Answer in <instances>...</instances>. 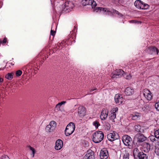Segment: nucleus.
I'll use <instances>...</instances> for the list:
<instances>
[{
	"mask_svg": "<svg viewBox=\"0 0 159 159\" xmlns=\"http://www.w3.org/2000/svg\"><path fill=\"white\" fill-rule=\"evenodd\" d=\"M95 11L97 12H101L104 14L109 15L111 14L112 12L116 13L120 16H121V14L118 11L114 9H111V10L109 8H102L100 7H97L95 8Z\"/></svg>",
	"mask_w": 159,
	"mask_h": 159,
	"instance_id": "obj_1",
	"label": "nucleus"
},
{
	"mask_svg": "<svg viewBox=\"0 0 159 159\" xmlns=\"http://www.w3.org/2000/svg\"><path fill=\"white\" fill-rule=\"evenodd\" d=\"M103 133L101 131H97L93 134V141L96 143L101 142L104 138Z\"/></svg>",
	"mask_w": 159,
	"mask_h": 159,
	"instance_id": "obj_2",
	"label": "nucleus"
},
{
	"mask_svg": "<svg viewBox=\"0 0 159 159\" xmlns=\"http://www.w3.org/2000/svg\"><path fill=\"white\" fill-rule=\"evenodd\" d=\"M75 129V126L74 123H70L66 126L65 130V134L66 136H69L72 134L74 132Z\"/></svg>",
	"mask_w": 159,
	"mask_h": 159,
	"instance_id": "obj_3",
	"label": "nucleus"
},
{
	"mask_svg": "<svg viewBox=\"0 0 159 159\" xmlns=\"http://www.w3.org/2000/svg\"><path fill=\"white\" fill-rule=\"evenodd\" d=\"M134 6L138 8L142 9H147L149 6L140 0H136L134 3Z\"/></svg>",
	"mask_w": 159,
	"mask_h": 159,
	"instance_id": "obj_4",
	"label": "nucleus"
},
{
	"mask_svg": "<svg viewBox=\"0 0 159 159\" xmlns=\"http://www.w3.org/2000/svg\"><path fill=\"white\" fill-rule=\"evenodd\" d=\"M122 141L125 146H128L129 148H130L132 139L130 136L127 135H124L122 137Z\"/></svg>",
	"mask_w": 159,
	"mask_h": 159,
	"instance_id": "obj_5",
	"label": "nucleus"
},
{
	"mask_svg": "<svg viewBox=\"0 0 159 159\" xmlns=\"http://www.w3.org/2000/svg\"><path fill=\"white\" fill-rule=\"evenodd\" d=\"M56 125V123L54 121H51L49 124L48 125L46 128L47 132L50 133L54 130Z\"/></svg>",
	"mask_w": 159,
	"mask_h": 159,
	"instance_id": "obj_6",
	"label": "nucleus"
},
{
	"mask_svg": "<svg viewBox=\"0 0 159 159\" xmlns=\"http://www.w3.org/2000/svg\"><path fill=\"white\" fill-rule=\"evenodd\" d=\"M107 138L109 141H112L118 139L119 138V136L117 133L113 131L107 134Z\"/></svg>",
	"mask_w": 159,
	"mask_h": 159,
	"instance_id": "obj_7",
	"label": "nucleus"
},
{
	"mask_svg": "<svg viewBox=\"0 0 159 159\" xmlns=\"http://www.w3.org/2000/svg\"><path fill=\"white\" fill-rule=\"evenodd\" d=\"M82 3L84 6L90 5L92 8L95 7L97 5L96 2L94 0H83Z\"/></svg>",
	"mask_w": 159,
	"mask_h": 159,
	"instance_id": "obj_8",
	"label": "nucleus"
},
{
	"mask_svg": "<svg viewBox=\"0 0 159 159\" xmlns=\"http://www.w3.org/2000/svg\"><path fill=\"white\" fill-rule=\"evenodd\" d=\"M143 94L145 98L148 100H151L152 98L151 92L147 89H145L143 90Z\"/></svg>",
	"mask_w": 159,
	"mask_h": 159,
	"instance_id": "obj_9",
	"label": "nucleus"
},
{
	"mask_svg": "<svg viewBox=\"0 0 159 159\" xmlns=\"http://www.w3.org/2000/svg\"><path fill=\"white\" fill-rule=\"evenodd\" d=\"M135 139L138 143L143 142L146 139V138L141 134H138L135 135Z\"/></svg>",
	"mask_w": 159,
	"mask_h": 159,
	"instance_id": "obj_10",
	"label": "nucleus"
},
{
	"mask_svg": "<svg viewBox=\"0 0 159 159\" xmlns=\"http://www.w3.org/2000/svg\"><path fill=\"white\" fill-rule=\"evenodd\" d=\"M108 151L106 148H103L100 152V157L102 159H106L108 156Z\"/></svg>",
	"mask_w": 159,
	"mask_h": 159,
	"instance_id": "obj_11",
	"label": "nucleus"
},
{
	"mask_svg": "<svg viewBox=\"0 0 159 159\" xmlns=\"http://www.w3.org/2000/svg\"><path fill=\"white\" fill-rule=\"evenodd\" d=\"M147 52L149 54H158L159 52L158 49L155 47H149L146 50Z\"/></svg>",
	"mask_w": 159,
	"mask_h": 159,
	"instance_id": "obj_12",
	"label": "nucleus"
},
{
	"mask_svg": "<svg viewBox=\"0 0 159 159\" xmlns=\"http://www.w3.org/2000/svg\"><path fill=\"white\" fill-rule=\"evenodd\" d=\"M78 112L79 115L81 117L84 116L86 114V110L84 107L80 106L78 108Z\"/></svg>",
	"mask_w": 159,
	"mask_h": 159,
	"instance_id": "obj_13",
	"label": "nucleus"
},
{
	"mask_svg": "<svg viewBox=\"0 0 159 159\" xmlns=\"http://www.w3.org/2000/svg\"><path fill=\"white\" fill-rule=\"evenodd\" d=\"M63 146L62 141L60 139L57 140L55 143V149L57 150H59L61 149Z\"/></svg>",
	"mask_w": 159,
	"mask_h": 159,
	"instance_id": "obj_14",
	"label": "nucleus"
},
{
	"mask_svg": "<svg viewBox=\"0 0 159 159\" xmlns=\"http://www.w3.org/2000/svg\"><path fill=\"white\" fill-rule=\"evenodd\" d=\"M108 113V111L107 109H103L100 115L101 120H106L107 117Z\"/></svg>",
	"mask_w": 159,
	"mask_h": 159,
	"instance_id": "obj_15",
	"label": "nucleus"
},
{
	"mask_svg": "<svg viewBox=\"0 0 159 159\" xmlns=\"http://www.w3.org/2000/svg\"><path fill=\"white\" fill-rule=\"evenodd\" d=\"M115 100L116 103L119 104H121L124 101L122 96L120 94H117L115 95Z\"/></svg>",
	"mask_w": 159,
	"mask_h": 159,
	"instance_id": "obj_16",
	"label": "nucleus"
},
{
	"mask_svg": "<svg viewBox=\"0 0 159 159\" xmlns=\"http://www.w3.org/2000/svg\"><path fill=\"white\" fill-rule=\"evenodd\" d=\"M118 111V108L117 107L113 108L111 110L110 115V118L112 120H114L116 117V112Z\"/></svg>",
	"mask_w": 159,
	"mask_h": 159,
	"instance_id": "obj_17",
	"label": "nucleus"
},
{
	"mask_svg": "<svg viewBox=\"0 0 159 159\" xmlns=\"http://www.w3.org/2000/svg\"><path fill=\"white\" fill-rule=\"evenodd\" d=\"M134 91L133 89L130 87H127L125 90V94L127 95H131L133 94Z\"/></svg>",
	"mask_w": 159,
	"mask_h": 159,
	"instance_id": "obj_18",
	"label": "nucleus"
},
{
	"mask_svg": "<svg viewBox=\"0 0 159 159\" xmlns=\"http://www.w3.org/2000/svg\"><path fill=\"white\" fill-rule=\"evenodd\" d=\"M140 150L137 148H135L134 149L133 154L134 157L136 158L138 157V156L142 152Z\"/></svg>",
	"mask_w": 159,
	"mask_h": 159,
	"instance_id": "obj_19",
	"label": "nucleus"
},
{
	"mask_svg": "<svg viewBox=\"0 0 159 159\" xmlns=\"http://www.w3.org/2000/svg\"><path fill=\"white\" fill-rule=\"evenodd\" d=\"M143 147L144 148L143 151L145 152H148L149 151L150 148V146L149 143H144L143 144Z\"/></svg>",
	"mask_w": 159,
	"mask_h": 159,
	"instance_id": "obj_20",
	"label": "nucleus"
},
{
	"mask_svg": "<svg viewBox=\"0 0 159 159\" xmlns=\"http://www.w3.org/2000/svg\"><path fill=\"white\" fill-rule=\"evenodd\" d=\"M93 152H91L90 154L89 153H87L84 157L85 159H94V156L93 155Z\"/></svg>",
	"mask_w": 159,
	"mask_h": 159,
	"instance_id": "obj_21",
	"label": "nucleus"
},
{
	"mask_svg": "<svg viewBox=\"0 0 159 159\" xmlns=\"http://www.w3.org/2000/svg\"><path fill=\"white\" fill-rule=\"evenodd\" d=\"M148 156L146 154L143 152H141L140 154L136 157V159H147Z\"/></svg>",
	"mask_w": 159,
	"mask_h": 159,
	"instance_id": "obj_22",
	"label": "nucleus"
},
{
	"mask_svg": "<svg viewBox=\"0 0 159 159\" xmlns=\"http://www.w3.org/2000/svg\"><path fill=\"white\" fill-rule=\"evenodd\" d=\"M114 71H115V73L117 74V76H118L119 77H121L124 73V72L122 70L120 69H117Z\"/></svg>",
	"mask_w": 159,
	"mask_h": 159,
	"instance_id": "obj_23",
	"label": "nucleus"
},
{
	"mask_svg": "<svg viewBox=\"0 0 159 159\" xmlns=\"http://www.w3.org/2000/svg\"><path fill=\"white\" fill-rule=\"evenodd\" d=\"M65 6L72 9L74 7V5L71 2L67 1L65 2Z\"/></svg>",
	"mask_w": 159,
	"mask_h": 159,
	"instance_id": "obj_24",
	"label": "nucleus"
},
{
	"mask_svg": "<svg viewBox=\"0 0 159 159\" xmlns=\"http://www.w3.org/2000/svg\"><path fill=\"white\" fill-rule=\"evenodd\" d=\"M140 116L139 114L138 113H136L135 114L130 115V117L133 120H136Z\"/></svg>",
	"mask_w": 159,
	"mask_h": 159,
	"instance_id": "obj_25",
	"label": "nucleus"
},
{
	"mask_svg": "<svg viewBox=\"0 0 159 159\" xmlns=\"http://www.w3.org/2000/svg\"><path fill=\"white\" fill-rule=\"evenodd\" d=\"M129 154L128 152L126 151H124L123 152V159H129Z\"/></svg>",
	"mask_w": 159,
	"mask_h": 159,
	"instance_id": "obj_26",
	"label": "nucleus"
},
{
	"mask_svg": "<svg viewBox=\"0 0 159 159\" xmlns=\"http://www.w3.org/2000/svg\"><path fill=\"white\" fill-rule=\"evenodd\" d=\"M28 148L29 150L31 151L32 157H34V154L36 152V150L30 146H28Z\"/></svg>",
	"mask_w": 159,
	"mask_h": 159,
	"instance_id": "obj_27",
	"label": "nucleus"
},
{
	"mask_svg": "<svg viewBox=\"0 0 159 159\" xmlns=\"http://www.w3.org/2000/svg\"><path fill=\"white\" fill-rule=\"evenodd\" d=\"M135 130L137 132H141V126L140 125H137L135 126Z\"/></svg>",
	"mask_w": 159,
	"mask_h": 159,
	"instance_id": "obj_28",
	"label": "nucleus"
},
{
	"mask_svg": "<svg viewBox=\"0 0 159 159\" xmlns=\"http://www.w3.org/2000/svg\"><path fill=\"white\" fill-rule=\"evenodd\" d=\"M13 73H9L5 76V78L8 80H11L13 78Z\"/></svg>",
	"mask_w": 159,
	"mask_h": 159,
	"instance_id": "obj_29",
	"label": "nucleus"
},
{
	"mask_svg": "<svg viewBox=\"0 0 159 159\" xmlns=\"http://www.w3.org/2000/svg\"><path fill=\"white\" fill-rule=\"evenodd\" d=\"M124 77L126 79H130L131 78V76L129 73H125L123 74Z\"/></svg>",
	"mask_w": 159,
	"mask_h": 159,
	"instance_id": "obj_30",
	"label": "nucleus"
},
{
	"mask_svg": "<svg viewBox=\"0 0 159 159\" xmlns=\"http://www.w3.org/2000/svg\"><path fill=\"white\" fill-rule=\"evenodd\" d=\"M93 125L95 126V128H98L99 126L100 125V124L98 121L96 120L93 123Z\"/></svg>",
	"mask_w": 159,
	"mask_h": 159,
	"instance_id": "obj_31",
	"label": "nucleus"
},
{
	"mask_svg": "<svg viewBox=\"0 0 159 159\" xmlns=\"http://www.w3.org/2000/svg\"><path fill=\"white\" fill-rule=\"evenodd\" d=\"M156 138L155 137V136H153L152 135H150L149 136V138L150 139V140L152 142H154L155 141H157L156 139Z\"/></svg>",
	"mask_w": 159,
	"mask_h": 159,
	"instance_id": "obj_32",
	"label": "nucleus"
},
{
	"mask_svg": "<svg viewBox=\"0 0 159 159\" xmlns=\"http://www.w3.org/2000/svg\"><path fill=\"white\" fill-rule=\"evenodd\" d=\"M154 135L156 138L159 139V129L155 130Z\"/></svg>",
	"mask_w": 159,
	"mask_h": 159,
	"instance_id": "obj_33",
	"label": "nucleus"
},
{
	"mask_svg": "<svg viewBox=\"0 0 159 159\" xmlns=\"http://www.w3.org/2000/svg\"><path fill=\"white\" fill-rule=\"evenodd\" d=\"M155 152L157 155H159V144L156 146Z\"/></svg>",
	"mask_w": 159,
	"mask_h": 159,
	"instance_id": "obj_34",
	"label": "nucleus"
},
{
	"mask_svg": "<svg viewBox=\"0 0 159 159\" xmlns=\"http://www.w3.org/2000/svg\"><path fill=\"white\" fill-rule=\"evenodd\" d=\"M111 77L112 79H114L115 78H118L119 77L117 76V74L115 73V71H114L111 74Z\"/></svg>",
	"mask_w": 159,
	"mask_h": 159,
	"instance_id": "obj_35",
	"label": "nucleus"
},
{
	"mask_svg": "<svg viewBox=\"0 0 159 159\" xmlns=\"http://www.w3.org/2000/svg\"><path fill=\"white\" fill-rule=\"evenodd\" d=\"M104 126L105 129L107 130H109L110 128V124L108 123H106Z\"/></svg>",
	"mask_w": 159,
	"mask_h": 159,
	"instance_id": "obj_36",
	"label": "nucleus"
},
{
	"mask_svg": "<svg viewBox=\"0 0 159 159\" xmlns=\"http://www.w3.org/2000/svg\"><path fill=\"white\" fill-rule=\"evenodd\" d=\"M71 9L65 6V7L64 8L63 10L66 12H68L71 11Z\"/></svg>",
	"mask_w": 159,
	"mask_h": 159,
	"instance_id": "obj_37",
	"label": "nucleus"
},
{
	"mask_svg": "<svg viewBox=\"0 0 159 159\" xmlns=\"http://www.w3.org/2000/svg\"><path fill=\"white\" fill-rule=\"evenodd\" d=\"M61 106L60 105V104H59L58 103L56 106L55 107V110H57V111H60Z\"/></svg>",
	"mask_w": 159,
	"mask_h": 159,
	"instance_id": "obj_38",
	"label": "nucleus"
},
{
	"mask_svg": "<svg viewBox=\"0 0 159 159\" xmlns=\"http://www.w3.org/2000/svg\"><path fill=\"white\" fill-rule=\"evenodd\" d=\"M22 73V72L20 70H18L16 72V76H19Z\"/></svg>",
	"mask_w": 159,
	"mask_h": 159,
	"instance_id": "obj_39",
	"label": "nucleus"
},
{
	"mask_svg": "<svg viewBox=\"0 0 159 159\" xmlns=\"http://www.w3.org/2000/svg\"><path fill=\"white\" fill-rule=\"evenodd\" d=\"M155 107L156 110L159 111V102H156L155 104Z\"/></svg>",
	"mask_w": 159,
	"mask_h": 159,
	"instance_id": "obj_40",
	"label": "nucleus"
},
{
	"mask_svg": "<svg viewBox=\"0 0 159 159\" xmlns=\"http://www.w3.org/2000/svg\"><path fill=\"white\" fill-rule=\"evenodd\" d=\"M0 159H10L7 155L2 156Z\"/></svg>",
	"mask_w": 159,
	"mask_h": 159,
	"instance_id": "obj_41",
	"label": "nucleus"
},
{
	"mask_svg": "<svg viewBox=\"0 0 159 159\" xmlns=\"http://www.w3.org/2000/svg\"><path fill=\"white\" fill-rule=\"evenodd\" d=\"M55 33H56V32L55 31L53 30H51V34L52 35L54 36L55 35Z\"/></svg>",
	"mask_w": 159,
	"mask_h": 159,
	"instance_id": "obj_42",
	"label": "nucleus"
},
{
	"mask_svg": "<svg viewBox=\"0 0 159 159\" xmlns=\"http://www.w3.org/2000/svg\"><path fill=\"white\" fill-rule=\"evenodd\" d=\"M66 103V101H63L61 102H60L58 103L59 104H60V105L61 106L63 104H64L65 103Z\"/></svg>",
	"mask_w": 159,
	"mask_h": 159,
	"instance_id": "obj_43",
	"label": "nucleus"
},
{
	"mask_svg": "<svg viewBox=\"0 0 159 159\" xmlns=\"http://www.w3.org/2000/svg\"><path fill=\"white\" fill-rule=\"evenodd\" d=\"M2 43H6L7 41V39L6 38H4L3 41H2Z\"/></svg>",
	"mask_w": 159,
	"mask_h": 159,
	"instance_id": "obj_44",
	"label": "nucleus"
},
{
	"mask_svg": "<svg viewBox=\"0 0 159 159\" xmlns=\"http://www.w3.org/2000/svg\"><path fill=\"white\" fill-rule=\"evenodd\" d=\"M96 89H90L89 90V92H92V91H94V90H95Z\"/></svg>",
	"mask_w": 159,
	"mask_h": 159,
	"instance_id": "obj_45",
	"label": "nucleus"
},
{
	"mask_svg": "<svg viewBox=\"0 0 159 159\" xmlns=\"http://www.w3.org/2000/svg\"><path fill=\"white\" fill-rule=\"evenodd\" d=\"M2 82V81H1V78H0V82Z\"/></svg>",
	"mask_w": 159,
	"mask_h": 159,
	"instance_id": "obj_46",
	"label": "nucleus"
}]
</instances>
